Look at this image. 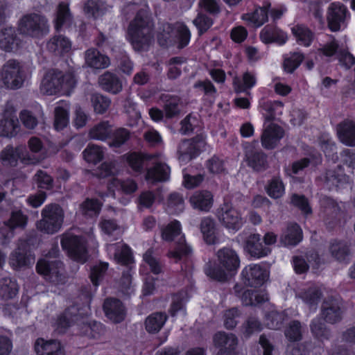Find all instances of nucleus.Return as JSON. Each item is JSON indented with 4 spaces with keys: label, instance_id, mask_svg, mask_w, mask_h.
I'll return each instance as SVG.
<instances>
[{
    "label": "nucleus",
    "instance_id": "1",
    "mask_svg": "<svg viewBox=\"0 0 355 355\" xmlns=\"http://www.w3.org/2000/svg\"><path fill=\"white\" fill-rule=\"evenodd\" d=\"M122 12L127 17L135 15L128 28V34L134 49L138 51L146 49L154 37V21L148 8L128 3Z\"/></svg>",
    "mask_w": 355,
    "mask_h": 355
},
{
    "label": "nucleus",
    "instance_id": "2",
    "mask_svg": "<svg viewBox=\"0 0 355 355\" xmlns=\"http://www.w3.org/2000/svg\"><path fill=\"white\" fill-rule=\"evenodd\" d=\"M218 267L209 266L205 269L206 275L210 278L225 282L229 275H234L240 266L238 253L230 247H224L216 252Z\"/></svg>",
    "mask_w": 355,
    "mask_h": 355
},
{
    "label": "nucleus",
    "instance_id": "3",
    "mask_svg": "<svg viewBox=\"0 0 355 355\" xmlns=\"http://www.w3.org/2000/svg\"><path fill=\"white\" fill-rule=\"evenodd\" d=\"M17 30L24 37L40 39L49 33V24L44 16L29 13L19 19Z\"/></svg>",
    "mask_w": 355,
    "mask_h": 355
},
{
    "label": "nucleus",
    "instance_id": "4",
    "mask_svg": "<svg viewBox=\"0 0 355 355\" xmlns=\"http://www.w3.org/2000/svg\"><path fill=\"white\" fill-rule=\"evenodd\" d=\"M162 239L167 241H175L176 246L173 250L168 252V257L173 259L175 262L183 257H187L191 252V249L185 243L184 235L181 232V225L179 221L174 220L168 224L162 230Z\"/></svg>",
    "mask_w": 355,
    "mask_h": 355
},
{
    "label": "nucleus",
    "instance_id": "5",
    "mask_svg": "<svg viewBox=\"0 0 355 355\" xmlns=\"http://www.w3.org/2000/svg\"><path fill=\"white\" fill-rule=\"evenodd\" d=\"M42 218L37 223V227L46 234H55L62 228L64 212L58 204L51 203L46 205L41 212Z\"/></svg>",
    "mask_w": 355,
    "mask_h": 355
},
{
    "label": "nucleus",
    "instance_id": "6",
    "mask_svg": "<svg viewBox=\"0 0 355 355\" xmlns=\"http://www.w3.org/2000/svg\"><path fill=\"white\" fill-rule=\"evenodd\" d=\"M1 76L4 80V86L12 89L21 87L26 78L23 64L15 59H10L3 64Z\"/></svg>",
    "mask_w": 355,
    "mask_h": 355
},
{
    "label": "nucleus",
    "instance_id": "7",
    "mask_svg": "<svg viewBox=\"0 0 355 355\" xmlns=\"http://www.w3.org/2000/svg\"><path fill=\"white\" fill-rule=\"evenodd\" d=\"M61 245L72 259L80 263H85L87 260L86 241L83 237L65 234L62 236Z\"/></svg>",
    "mask_w": 355,
    "mask_h": 355
},
{
    "label": "nucleus",
    "instance_id": "8",
    "mask_svg": "<svg viewBox=\"0 0 355 355\" xmlns=\"http://www.w3.org/2000/svg\"><path fill=\"white\" fill-rule=\"evenodd\" d=\"M18 159L26 165L36 164L40 162L38 156L31 155L22 146L15 148L8 146L0 153V160L4 166H15Z\"/></svg>",
    "mask_w": 355,
    "mask_h": 355
},
{
    "label": "nucleus",
    "instance_id": "9",
    "mask_svg": "<svg viewBox=\"0 0 355 355\" xmlns=\"http://www.w3.org/2000/svg\"><path fill=\"white\" fill-rule=\"evenodd\" d=\"M216 216L224 227L233 232L241 229L244 223L241 213L228 203L223 204L217 209Z\"/></svg>",
    "mask_w": 355,
    "mask_h": 355
},
{
    "label": "nucleus",
    "instance_id": "10",
    "mask_svg": "<svg viewBox=\"0 0 355 355\" xmlns=\"http://www.w3.org/2000/svg\"><path fill=\"white\" fill-rule=\"evenodd\" d=\"M349 12L345 6L340 2H333L328 8L327 19L331 31L336 32L346 27Z\"/></svg>",
    "mask_w": 355,
    "mask_h": 355
},
{
    "label": "nucleus",
    "instance_id": "11",
    "mask_svg": "<svg viewBox=\"0 0 355 355\" xmlns=\"http://www.w3.org/2000/svg\"><path fill=\"white\" fill-rule=\"evenodd\" d=\"M62 266V263L58 260L49 261L46 259H40L37 263L36 270L49 282L58 284L64 282Z\"/></svg>",
    "mask_w": 355,
    "mask_h": 355
},
{
    "label": "nucleus",
    "instance_id": "12",
    "mask_svg": "<svg viewBox=\"0 0 355 355\" xmlns=\"http://www.w3.org/2000/svg\"><path fill=\"white\" fill-rule=\"evenodd\" d=\"M205 141L202 135H198L191 140H184L178 146L179 159L187 162L195 157L204 148Z\"/></svg>",
    "mask_w": 355,
    "mask_h": 355
},
{
    "label": "nucleus",
    "instance_id": "13",
    "mask_svg": "<svg viewBox=\"0 0 355 355\" xmlns=\"http://www.w3.org/2000/svg\"><path fill=\"white\" fill-rule=\"evenodd\" d=\"M241 276L247 286L259 287L266 281L268 273L260 265L250 264L243 269Z\"/></svg>",
    "mask_w": 355,
    "mask_h": 355
},
{
    "label": "nucleus",
    "instance_id": "14",
    "mask_svg": "<svg viewBox=\"0 0 355 355\" xmlns=\"http://www.w3.org/2000/svg\"><path fill=\"white\" fill-rule=\"evenodd\" d=\"M21 45L14 27H6L0 31V49L6 52H15Z\"/></svg>",
    "mask_w": 355,
    "mask_h": 355
},
{
    "label": "nucleus",
    "instance_id": "15",
    "mask_svg": "<svg viewBox=\"0 0 355 355\" xmlns=\"http://www.w3.org/2000/svg\"><path fill=\"white\" fill-rule=\"evenodd\" d=\"M62 72L49 71L44 76L40 84V92L46 95H54L62 91Z\"/></svg>",
    "mask_w": 355,
    "mask_h": 355
},
{
    "label": "nucleus",
    "instance_id": "16",
    "mask_svg": "<svg viewBox=\"0 0 355 355\" xmlns=\"http://www.w3.org/2000/svg\"><path fill=\"white\" fill-rule=\"evenodd\" d=\"M213 340L214 345L219 348L218 352H225L227 355H237L238 338L234 334L219 331L214 335Z\"/></svg>",
    "mask_w": 355,
    "mask_h": 355
},
{
    "label": "nucleus",
    "instance_id": "17",
    "mask_svg": "<svg viewBox=\"0 0 355 355\" xmlns=\"http://www.w3.org/2000/svg\"><path fill=\"white\" fill-rule=\"evenodd\" d=\"M150 162L154 166L148 169L146 180L152 182L168 180L170 175V168L162 162L159 155L156 154V157Z\"/></svg>",
    "mask_w": 355,
    "mask_h": 355
},
{
    "label": "nucleus",
    "instance_id": "18",
    "mask_svg": "<svg viewBox=\"0 0 355 355\" xmlns=\"http://www.w3.org/2000/svg\"><path fill=\"white\" fill-rule=\"evenodd\" d=\"M19 119L26 128L33 130L44 121L43 109L40 105L37 104L31 110H23L19 113Z\"/></svg>",
    "mask_w": 355,
    "mask_h": 355
},
{
    "label": "nucleus",
    "instance_id": "19",
    "mask_svg": "<svg viewBox=\"0 0 355 355\" xmlns=\"http://www.w3.org/2000/svg\"><path fill=\"white\" fill-rule=\"evenodd\" d=\"M34 261V257L27 253L26 243L20 241L17 249L10 254L9 262L14 269H18L33 264Z\"/></svg>",
    "mask_w": 355,
    "mask_h": 355
},
{
    "label": "nucleus",
    "instance_id": "20",
    "mask_svg": "<svg viewBox=\"0 0 355 355\" xmlns=\"http://www.w3.org/2000/svg\"><path fill=\"white\" fill-rule=\"evenodd\" d=\"M270 3L264 1L261 6H258L252 12L244 14L242 19L254 27H260L268 20Z\"/></svg>",
    "mask_w": 355,
    "mask_h": 355
},
{
    "label": "nucleus",
    "instance_id": "21",
    "mask_svg": "<svg viewBox=\"0 0 355 355\" xmlns=\"http://www.w3.org/2000/svg\"><path fill=\"white\" fill-rule=\"evenodd\" d=\"M343 311L340 302L334 298L324 300L322 304V315L326 322L334 324L342 319Z\"/></svg>",
    "mask_w": 355,
    "mask_h": 355
},
{
    "label": "nucleus",
    "instance_id": "22",
    "mask_svg": "<svg viewBox=\"0 0 355 355\" xmlns=\"http://www.w3.org/2000/svg\"><path fill=\"white\" fill-rule=\"evenodd\" d=\"M107 251L116 263L127 265L132 261V257L130 249L122 242L108 244Z\"/></svg>",
    "mask_w": 355,
    "mask_h": 355
},
{
    "label": "nucleus",
    "instance_id": "23",
    "mask_svg": "<svg viewBox=\"0 0 355 355\" xmlns=\"http://www.w3.org/2000/svg\"><path fill=\"white\" fill-rule=\"evenodd\" d=\"M284 132L283 129L275 124L268 125L263 130L261 135V144L266 149H272L275 148L284 137Z\"/></svg>",
    "mask_w": 355,
    "mask_h": 355
},
{
    "label": "nucleus",
    "instance_id": "24",
    "mask_svg": "<svg viewBox=\"0 0 355 355\" xmlns=\"http://www.w3.org/2000/svg\"><path fill=\"white\" fill-rule=\"evenodd\" d=\"M34 347L37 355H64L61 343L55 340H45L43 338H38Z\"/></svg>",
    "mask_w": 355,
    "mask_h": 355
},
{
    "label": "nucleus",
    "instance_id": "25",
    "mask_svg": "<svg viewBox=\"0 0 355 355\" xmlns=\"http://www.w3.org/2000/svg\"><path fill=\"white\" fill-rule=\"evenodd\" d=\"M103 309L106 316L114 322H120L125 318V308L117 299H107L104 302Z\"/></svg>",
    "mask_w": 355,
    "mask_h": 355
},
{
    "label": "nucleus",
    "instance_id": "26",
    "mask_svg": "<svg viewBox=\"0 0 355 355\" xmlns=\"http://www.w3.org/2000/svg\"><path fill=\"white\" fill-rule=\"evenodd\" d=\"M246 248L250 255L256 258L266 257L271 252L270 248L263 244L261 235L259 234L249 236L246 241Z\"/></svg>",
    "mask_w": 355,
    "mask_h": 355
},
{
    "label": "nucleus",
    "instance_id": "27",
    "mask_svg": "<svg viewBox=\"0 0 355 355\" xmlns=\"http://www.w3.org/2000/svg\"><path fill=\"white\" fill-rule=\"evenodd\" d=\"M191 206L202 211H209L213 205V195L207 190L196 191L190 197Z\"/></svg>",
    "mask_w": 355,
    "mask_h": 355
},
{
    "label": "nucleus",
    "instance_id": "28",
    "mask_svg": "<svg viewBox=\"0 0 355 355\" xmlns=\"http://www.w3.org/2000/svg\"><path fill=\"white\" fill-rule=\"evenodd\" d=\"M340 141L346 146L355 147V121L345 120L337 126Z\"/></svg>",
    "mask_w": 355,
    "mask_h": 355
},
{
    "label": "nucleus",
    "instance_id": "29",
    "mask_svg": "<svg viewBox=\"0 0 355 355\" xmlns=\"http://www.w3.org/2000/svg\"><path fill=\"white\" fill-rule=\"evenodd\" d=\"M261 40L265 44L277 43L282 45L287 40L286 34L276 26L267 25L259 33Z\"/></svg>",
    "mask_w": 355,
    "mask_h": 355
},
{
    "label": "nucleus",
    "instance_id": "30",
    "mask_svg": "<svg viewBox=\"0 0 355 355\" xmlns=\"http://www.w3.org/2000/svg\"><path fill=\"white\" fill-rule=\"evenodd\" d=\"M85 60L89 67L97 69H105L110 64V58L94 48H90L85 51Z\"/></svg>",
    "mask_w": 355,
    "mask_h": 355
},
{
    "label": "nucleus",
    "instance_id": "31",
    "mask_svg": "<svg viewBox=\"0 0 355 355\" xmlns=\"http://www.w3.org/2000/svg\"><path fill=\"white\" fill-rule=\"evenodd\" d=\"M87 313V312H85ZM85 313L80 312L76 306H72L68 308L58 318L57 329L60 333H63L70 327L73 322H77L80 317H82Z\"/></svg>",
    "mask_w": 355,
    "mask_h": 355
},
{
    "label": "nucleus",
    "instance_id": "32",
    "mask_svg": "<svg viewBox=\"0 0 355 355\" xmlns=\"http://www.w3.org/2000/svg\"><path fill=\"white\" fill-rule=\"evenodd\" d=\"M257 83V77L255 73L246 71L242 77H234L233 79V87L236 93H245L249 95V90L255 86Z\"/></svg>",
    "mask_w": 355,
    "mask_h": 355
},
{
    "label": "nucleus",
    "instance_id": "33",
    "mask_svg": "<svg viewBox=\"0 0 355 355\" xmlns=\"http://www.w3.org/2000/svg\"><path fill=\"white\" fill-rule=\"evenodd\" d=\"M47 49L55 55H62L71 51V42L64 35H55L48 42Z\"/></svg>",
    "mask_w": 355,
    "mask_h": 355
},
{
    "label": "nucleus",
    "instance_id": "34",
    "mask_svg": "<svg viewBox=\"0 0 355 355\" xmlns=\"http://www.w3.org/2000/svg\"><path fill=\"white\" fill-rule=\"evenodd\" d=\"M200 230L205 241L207 244H216L218 239L216 232V223L211 217H204L200 223Z\"/></svg>",
    "mask_w": 355,
    "mask_h": 355
},
{
    "label": "nucleus",
    "instance_id": "35",
    "mask_svg": "<svg viewBox=\"0 0 355 355\" xmlns=\"http://www.w3.org/2000/svg\"><path fill=\"white\" fill-rule=\"evenodd\" d=\"M69 107L67 101H62L57 103L54 110V126L57 130H62L68 125Z\"/></svg>",
    "mask_w": 355,
    "mask_h": 355
},
{
    "label": "nucleus",
    "instance_id": "36",
    "mask_svg": "<svg viewBox=\"0 0 355 355\" xmlns=\"http://www.w3.org/2000/svg\"><path fill=\"white\" fill-rule=\"evenodd\" d=\"M302 239V231L296 223L290 224L281 236V242L285 245L294 246Z\"/></svg>",
    "mask_w": 355,
    "mask_h": 355
},
{
    "label": "nucleus",
    "instance_id": "37",
    "mask_svg": "<svg viewBox=\"0 0 355 355\" xmlns=\"http://www.w3.org/2000/svg\"><path fill=\"white\" fill-rule=\"evenodd\" d=\"M291 31L298 44L308 47L314 38L313 33L303 24L295 25Z\"/></svg>",
    "mask_w": 355,
    "mask_h": 355
},
{
    "label": "nucleus",
    "instance_id": "38",
    "mask_svg": "<svg viewBox=\"0 0 355 355\" xmlns=\"http://www.w3.org/2000/svg\"><path fill=\"white\" fill-rule=\"evenodd\" d=\"M248 165L254 171H261L267 168L266 155L255 150H248L245 154Z\"/></svg>",
    "mask_w": 355,
    "mask_h": 355
},
{
    "label": "nucleus",
    "instance_id": "39",
    "mask_svg": "<svg viewBox=\"0 0 355 355\" xmlns=\"http://www.w3.org/2000/svg\"><path fill=\"white\" fill-rule=\"evenodd\" d=\"M98 81L102 88L109 92L117 94L122 89V85L119 78L109 71L101 75Z\"/></svg>",
    "mask_w": 355,
    "mask_h": 355
},
{
    "label": "nucleus",
    "instance_id": "40",
    "mask_svg": "<svg viewBox=\"0 0 355 355\" xmlns=\"http://www.w3.org/2000/svg\"><path fill=\"white\" fill-rule=\"evenodd\" d=\"M111 7L103 1L88 0L84 6V12L89 17L97 18L110 11Z\"/></svg>",
    "mask_w": 355,
    "mask_h": 355
},
{
    "label": "nucleus",
    "instance_id": "41",
    "mask_svg": "<svg viewBox=\"0 0 355 355\" xmlns=\"http://www.w3.org/2000/svg\"><path fill=\"white\" fill-rule=\"evenodd\" d=\"M167 318L168 317L164 313L156 312L150 314L145 321L146 331L151 334L159 332L166 322Z\"/></svg>",
    "mask_w": 355,
    "mask_h": 355
},
{
    "label": "nucleus",
    "instance_id": "42",
    "mask_svg": "<svg viewBox=\"0 0 355 355\" xmlns=\"http://www.w3.org/2000/svg\"><path fill=\"white\" fill-rule=\"evenodd\" d=\"M297 296L308 305L310 309H315L321 299V292L316 287H310L306 289L302 290Z\"/></svg>",
    "mask_w": 355,
    "mask_h": 355
},
{
    "label": "nucleus",
    "instance_id": "43",
    "mask_svg": "<svg viewBox=\"0 0 355 355\" xmlns=\"http://www.w3.org/2000/svg\"><path fill=\"white\" fill-rule=\"evenodd\" d=\"M112 134V125L108 121H101L89 131V137L92 139L105 141Z\"/></svg>",
    "mask_w": 355,
    "mask_h": 355
},
{
    "label": "nucleus",
    "instance_id": "44",
    "mask_svg": "<svg viewBox=\"0 0 355 355\" xmlns=\"http://www.w3.org/2000/svg\"><path fill=\"white\" fill-rule=\"evenodd\" d=\"M329 252L331 256L340 262L348 260L349 257V246L344 241L335 240L331 242Z\"/></svg>",
    "mask_w": 355,
    "mask_h": 355
},
{
    "label": "nucleus",
    "instance_id": "45",
    "mask_svg": "<svg viewBox=\"0 0 355 355\" xmlns=\"http://www.w3.org/2000/svg\"><path fill=\"white\" fill-rule=\"evenodd\" d=\"M19 287L16 281L10 277L0 279V297L4 300L13 298L18 293Z\"/></svg>",
    "mask_w": 355,
    "mask_h": 355
},
{
    "label": "nucleus",
    "instance_id": "46",
    "mask_svg": "<svg viewBox=\"0 0 355 355\" xmlns=\"http://www.w3.org/2000/svg\"><path fill=\"white\" fill-rule=\"evenodd\" d=\"M156 157V154H139L132 153L127 155L126 159L132 170L140 171L143 168L146 162L151 161Z\"/></svg>",
    "mask_w": 355,
    "mask_h": 355
},
{
    "label": "nucleus",
    "instance_id": "47",
    "mask_svg": "<svg viewBox=\"0 0 355 355\" xmlns=\"http://www.w3.org/2000/svg\"><path fill=\"white\" fill-rule=\"evenodd\" d=\"M259 105L262 110L266 112L267 115L266 117L268 120H272L277 116L282 114L284 104L281 101L261 99Z\"/></svg>",
    "mask_w": 355,
    "mask_h": 355
},
{
    "label": "nucleus",
    "instance_id": "48",
    "mask_svg": "<svg viewBox=\"0 0 355 355\" xmlns=\"http://www.w3.org/2000/svg\"><path fill=\"white\" fill-rule=\"evenodd\" d=\"M19 129L17 118H3L0 120V137H12Z\"/></svg>",
    "mask_w": 355,
    "mask_h": 355
},
{
    "label": "nucleus",
    "instance_id": "49",
    "mask_svg": "<svg viewBox=\"0 0 355 355\" xmlns=\"http://www.w3.org/2000/svg\"><path fill=\"white\" fill-rule=\"evenodd\" d=\"M71 21V15L68 5L65 3H60L58 8L55 20V29L59 31L62 26L69 25Z\"/></svg>",
    "mask_w": 355,
    "mask_h": 355
},
{
    "label": "nucleus",
    "instance_id": "50",
    "mask_svg": "<svg viewBox=\"0 0 355 355\" xmlns=\"http://www.w3.org/2000/svg\"><path fill=\"white\" fill-rule=\"evenodd\" d=\"M163 100L164 110L167 118H173L180 113V98L178 96L166 95Z\"/></svg>",
    "mask_w": 355,
    "mask_h": 355
},
{
    "label": "nucleus",
    "instance_id": "51",
    "mask_svg": "<svg viewBox=\"0 0 355 355\" xmlns=\"http://www.w3.org/2000/svg\"><path fill=\"white\" fill-rule=\"evenodd\" d=\"M102 204L96 199L87 198L80 205V211L82 214L93 217L98 215L101 209Z\"/></svg>",
    "mask_w": 355,
    "mask_h": 355
},
{
    "label": "nucleus",
    "instance_id": "52",
    "mask_svg": "<svg viewBox=\"0 0 355 355\" xmlns=\"http://www.w3.org/2000/svg\"><path fill=\"white\" fill-rule=\"evenodd\" d=\"M310 328L313 335L321 340L329 339L331 336L329 329L326 327L321 318H314L310 324Z\"/></svg>",
    "mask_w": 355,
    "mask_h": 355
},
{
    "label": "nucleus",
    "instance_id": "53",
    "mask_svg": "<svg viewBox=\"0 0 355 355\" xmlns=\"http://www.w3.org/2000/svg\"><path fill=\"white\" fill-rule=\"evenodd\" d=\"M268 195L275 199L281 198L285 191L282 180L278 177L272 178L266 187Z\"/></svg>",
    "mask_w": 355,
    "mask_h": 355
},
{
    "label": "nucleus",
    "instance_id": "54",
    "mask_svg": "<svg viewBox=\"0 0 355 355\" xmlns=\"http://www.w3.org/2000/svg\"><path fill=\"white\" fill-rule=\"evenodd\" d=\"M85 159L89 163L96 164L102 160L104 153L102 148L96 145H88L83 151Z\"/></svg>",
    "mask_w": 355,
    "mask_h": 355
},
{
    "label": "nucleus",
    "instance_id": "55",
    "mask_svg": "<svg viewBox=\"0 0 355 355\" xmlns=\"http://www.w3.org/2000/svg\"><path fill=\"white\" fill-rule=\"evenodd\" d=\"M110 187L121 191L124 193L130 194L137 190V185L134 180L130 179L121 180L114 178L110 183Z\"/></svg>",
    "mask_w": 355,
    "mask_h": 355
},
{
    "label": "nucleus",
    "instance_id": "56",
    "mask_svg": "<svg viewBox=\"0 0 355 355\" xmlns=\"http://www.w3.org/2000/svg\"><path fill=\"white\" fill-rule=\"evenodd\" d=\"M304 58L303 53L300 52H293L290 53L284 58V69L288 72H293L302 63Z\"/></svg>",
    "mask_w": 355,
    "mask_h": 355
},
{
    "label": "nucleus",
    "instance_id": "57",
    "mask_svg": "<svg viewBox=\"0 0 355 355\" xmlns=\"http://www.w3.org/2000/svg\"><path fill=\"white\" fill-rule=\"evenodd\" d=\"M167 207L171 213L178 214L184 209V202L183 197L178 193H171L167 201Z\"/></svg>",
    "mask_w": 355,
    "mask_h": 355
},
{
    "label": "nucleus",
    "instance_id": "58",
    "mask_svg": "<svg viewBox=\"0 0 355 355\" xmlns=\"http://www.w3.org/2000/svg\"><path fill=\"white\" fill-rule=\"evenodd\" d=\"M100 227L106 235L113 236L114 239H116L121 235V229L114 220H103L100 223Z\"/></svg>",
    "mask_w": 355,
    "mask_h": 355
},
{
    "label": "nucleus",
    "instance_id": "59",
    "mask_svg": "<svg viewBox=\"0 0 355 355\" xmlns=\"http://www.w3.org/2000/svg\"><path fill=\"white\" fill-rule=\"evenodd\" d=\"M284 320L283 313L272 311L266 315L265 324L269 329H279L282 327Z\"/></svg>",
    "mask_w": 355,
    "mask_h": 355
},
{
    "label": "nucleus",
    "instance_id": "60",
    "mask_svg": "<svg viewBox=\"0 0 355 355\" xmlns=\"http://www.w3.org/2000/svg\"><path fill=\"white\" fill-rule=\"evenodd\" d=\"M91 101L94 111L98 114H103L110 105V100L99 94H94L92 96Z\"/></svg>",
    "mask_w": 355,
    "mask_h": 355
},
{
    "label": "nucleus",
    "instance_id": "61",
    "mask_svg": "<svg viewBox=\"0 0 355 355\" xmlns=\"http://www.w3.org/2000/svg\"><path fill=\"white\" fill-rule=\"evenodd\" d=\"M119 291L127 297L130 296L135 292L130 268L123 272L119 282Z\"/></svg>",
    "mask_w": 355,
    "mask_h": 355
},
{
    "label": "nucleus",
    "instance_id": "62",
    "mask_svg": "<svg viewBox=\"0 0 355 355\" xmlns=\"http://www.w3.org/2000/svg\"><path fill=\"white\" fill-rule=\"evenodd\" d=\"M105 331L104 326L101 322H93L84 324L83 327V334L92 338H98Z\"/></svg>",
    "mask_w": 355,
    "mask_h": 355
},
{
    "label": "nucleus",
    "instance_id": "63",
    "mask_svg": "<svg viewBox=\"0 0 355 355\" xmlns=\"http://www.w3.org/2000/svg\"><path fill=\"white\" fill-rule=\"evenodd\" d=\"M285 336L290 341H298L302 338V325L300 321H291L285 330Z\"/></svg>",
    "mask_w": 355,
    "mask_h": 355
},
{
    "label": "nucleus",
    "instance_id": "64",
    "mask_svg": "<svg viewBox=\"0 0 355 355\" xmlns=\"http://www.w3.org/2000/svg\"><path fill=\"white\" fill-rule=\"evenodd\" d=\"M144 261L148 265L152 272L159 274L162 271V264L159 260L153 254L151 249L148 250L144 254Z\"/></svg>",
    "mask_w": 355,
    "mask_h": 355
}]
</instances>
